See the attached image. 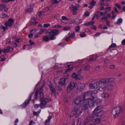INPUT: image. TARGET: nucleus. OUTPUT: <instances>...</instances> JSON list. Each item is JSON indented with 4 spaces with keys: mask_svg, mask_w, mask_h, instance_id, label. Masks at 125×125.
Masks as SVG:
<instances>
[{
    "mask_svg": "<svg viewBox=\"0 0 125 125\" xmlns=\"http://www.w3.org/2000/svg\"><path fill=\"white\" fill-rule=\"evenodd\" d=\"M44 85L42 86L39 90V94L40 95V101L41 103L40 104V106L42 108H44L45 107V105L47 104V102H50L51 99L50 98H44L43 93L42 92Z\"/></svg>",
    "mask_w": 125,
    "mask_h": 125,
    "instance_id": "obj_1",
    "label": "nucleus"
},
{
    "mask_svg": "<svg viewBox=\"0 0 125 125\" xmlns=\"http://www.w3.org/2000/svg\"><path fill=\"white\" fill-rule=\"evenodd\" d=\"M82 105L75 106L72 112L73 114L75 115L76 117H79L82 114L83 110L82 107Z\"/></svg>",
    "mask_w": 125,
    "mask_h": 125,
    "instance_id": "obj_2",
    "label": "nucleus"
},
{
    "mask_svg": "<svg viewBox=\"0 0 125 125\" xmlns=\"http://www.w3.org/2000/svg\"><path fill=\"white\" fill-rule=\"evenodd\" d=\"M114 86L112 84H103L100 86L99 90L102 92H104L107 90L108 91L110 92L112 91L114 89Z\"/></svg>",
    "mask_w": 125,
    "mask_h": 125,
    "instance_id": "obj_3",
    "label": "nucleus"
},
{
    "mask_svg": "<svg viewBox=\"0 0 125 125\" xmlns=\"http://www.w3.org/2000/svg\"><path fill=\"white\" fill-rule=\"evenodd\" d=\"M122 112V108L120 107L114 108L112 111V114L113 115V117L115 119L118 117L119 115Z\"/></svg>",
    "mask_w": 125,
    "mask_h": 125,
    "instance_id": "obj_4",
    "label": "nucleus"
},
{
    "mask_svg": "<svg viewBox=\"0 0 125 125\" xmlns=\"http://www.w3.org/2000/svg\"><path fill=\"white\" fill-rule=\"evenodd\" d=\"M101 85V83L100 80L98 81L95 82L93 84L90 83L89 85V87L92 89H96L100 86Z\"/></svg>",
    "mask_w": 125,
    "mask_h": 125,
    "instance_id": "obj_5",
    "label": "nucleus"
},
{
    "mask_svg": "<svg viewBox=\"0 0 125 125\" xmlns=\"http://www.w3.org/2000/svg\"><path fill=\"white\" fill-rule=\"evenodd\" d=\"M83 104H81L80 105H82V107L83 110H85L87 109L89 106V104L90 103V101L89 99L88 98L84 100V101Z\"/></svg>",
    "mask_w": 125,
    "mask_h": 125,
    "instance_id": "obj_6",
    "label": "nucleus"
},
{
    "mask_svg": "<svg viewBox=\"0 0 125 125\" xmlns=\"http://www.w3.org/2000/svg\"><path fill=\"white\" fill-rule=\"evenodd\" d=\"M14 20L11 19H9L8 21L5 23V25L6 27V29H8L7 27H10L14 23Z\"/></svg>",
    "mask_w": 125,
    "mask_h": 125,
    "instance_id": "obj_7",
    "label": "nucleus"
},
{
    "mask_svg": "<svg viewBox=\"0 0 125 125\" xmlns=\"http://www.w3.org/2000/svg\"><path fill=\"white\" fill-rule=\"evenodd\" d=\"M94 117L93 114H91L88 116L84 120L83 123L86 124L89 122Z\"/></svg>",
    "mask_w": 125,
    "mask_h": 125,
    "instance_id": "obj_8",
    "label": "nucleus"
},
{
    "mask_svg": "<svg viewBox=\"0 0 125 125\" xmlns=\"http://www.w3.org/2000/svg\"><path fill=\"white\" fill-rule=\"evenodd\" d=\"M51 33H52L53 35H56L59 33V32L58 30L55 29L52 30L50 32L47 31L46 32V34H48V36L50 35Z\"/></svg>",
    "mask_w": 125,
    "mask_h": 125,
    "instance_id": "obj_9",
    "label": "nucleus"
},
{
    "mask_svg": "<svg viewBox=\"0 0 125 125\" xmlns=\"http://www.w3.org/2000/svg\"><path fill=\"white\" fill-rule=\"evenodd\" d=\"M66 80L67 78H62L60 79V81L58 82V83L60 85L65 86L66 85Z\"/></svg>",
    "mask_w": 125,
    "mask_h": 125,
    "instance_id": "obj_10",
    "label": "nucleus"
},
{
    "mask_svg": "<svg viewBox=\"0 0 125 125\" xmlns=\"http://www.w3.org/2000/svg\"><path fill=\"white\" fill-rule=\"evenodd\" d=\"M72 77L76 80H81L83 79V77L80 75H77L75 73H73L72 75Z\"/></svg>",
    "mask_w": 125,
    "mask_h": 125,
    "instance_id": "obj_11",
    "label": "nucleus"
},
{
    "mask_svg": "<svg viewBox=\"0 0 125 125\" xmlns=\"http://www.w3.org/2000/svg\"><path fill=\"white\" fill-rule=\"evenodd\" d=\"M33 93H32L30 94V96L29 98V99H27L25 102L24 104L23 105V108H25L28 104L30 101L31 98V96L33 95Z\"/></svg>",
    "mask_w": 125,
    "mask_h": 125,
    "instance_id": "obj_12",
    "label": "nucleus"
},
{
    "mask_svg": "<svg viewBox=\"0 0 125 125\" xmlns=\"http://www.w3.org/2000/svg\"><path fill=\"white\" fill-rule=\"evenodd\" d=\"M82 98L80 96H78L74 100V103L75 104L78 105L82 101Z\"/></svg>",
    "mask_w": 125,
    "mask_h": 125,
    "instance_id": "obj_13",
    "label": "nucleus"
},
{
    "mask_svg": "<svg viewBox=\"0 0 125 125\" xmlns=\"http://www.w3.org/2000/svg\"><path fill=\"white\" fill-rule=\"evenodd\" d=\"M85 86L84 83H79L77 86L78 89L80 91H82L84 88Z\"/></svg>",
    "mask_w": 125,
    "mask_h": 125,
    "instance_id": "obj_14",
    "label": "nucleus"
},
{
    "mask_svg": "<svg viewBox=\"0 0 125 125\" xmlns=\"http://www.w3.org/2000/svg\"><path fill=\"white\" fill-rule=\"evenodd\" d=\"M101 83V85L103 84H106L107 83H109L108 78H105L101 79L100 80Z\"/></svg>",
    "mask_w": 125,
    "mask_h": 125,
    "instance_id": "obj_15",
    "label": "nucleus"
},
{
    "mask_svg": "<svg viewBox=\"0 0 125 125\" xmlns=\"http://www.w3.org/2000/svg\"><path fill=\"white\" fill-rule=\"evenodd\" d=\"M101 97L102 98H104L105 99H107L110 97V95L109 94L107 93H104L101 94Z\"/></svg>",
    "mask_w": 125,
    "mask_h": 125,
    "instance_id": "obj_16",
    "label": "nucleus"
},
{
    "mask_svg": "<svg viewBox=\"0 0 125 125\" xmlns=\"http://www.w3.org/2000/svg\"><path fill=\"white\" fill-rule=\"evenodd\" d=\"M103 108V107L101 105L97 106L94 109L93 113L98 112L99 111H102V109Z\"/></svg>",
    "mask_w": 125,
    "mask_h": 125,
    "instance_id": "obj_17",
    "label": "nucleus"
},
{
    "mask_svg": "<svg viewBox=\"0 0 125 125\" xmlns=\"http://www.w3.org/2000/svg\"><path fill=\"white\" fill-rule=\"evenodd\" d=\"M93 115H95L96 116H102L103 114V112L102 111H99L98 112H97L93 113Z\"/></svg>",
    "mask_w": 125,
    "mask_h": 125,
    "instance_id": "obj_18",
    "label": "nucleus"
},
{
    "mask_svg": "<svg viewBox=\"0 0 125 125\" xmlns=\"http://www.w3.org/2000/svg\"><path fill=\"white\" fill-rule=\"evenodd\" d=\"M73 21L72 23H75L77 25L81 23L82 22L81 20L78 19V18L76 19L75 20L73 19Z\"/></svg>",
    "mask_w": 125,
    "mask_h": 125,
    "instance_id": "obj_19",
    "label": "nucleus"
},
{
    "mask_svg": "<svg viewBox=\"0 0 125 125\" xmlns=\"http://www.w3.org/2000/svg\"><path fill=\"white\" fill-rule=\"evenodd\" d=\"M62 19L61 20V21L63 23H64L65 24H66L67 23V22H66L65 21H68V19L66 16H63L62 17Z\"/></svg>",
    "mask_w": 125,
    "mask_h": 125,
    "instance_id": "obj_20",
    "label": "nucleus"
},
{
    "mask_svg": "<svg viewBox=\"0 0 125 125\" xmlns=\"http://www.w3.org/2000/svg\"><path fill=\"white\" fill-rule=\"evenodd\" d=\"M68 35L70 38H73L75 35V33L72 31H70L68 33Z\"/></svg>",
    "mask_w": 125,
    "mask_h": 125,
    "instance_id": "obj_21",
    "label": "nucleus"
},
{
    "mask_svg": "<svg viewBox=\"0 0 125 125\" xmlns=\"http://www.w3.org/2000/svg\"><path fill=\"white\" fill-rule=\"evenodd\" d=\"M69 8L72 11L77 10L78 9L77 7L74 6L73 5H71L69 7Z\"/></svg>",
    "mask_w": 125,
    "mask_h": 125,
    "instance_id": "obj_22",
    "label": "nucleus"
},
{
    "mask_svg": "<svg viewBox=\"0 0 125 125\" xmlns=\"http://www.w3.org/2000/svg\"><path fill=\"white\" fill-rule=\"evenodd\" d=\"M97 56L96 55H94L92 56L89 59V61H94L96 60Z\"/></svg>",
    "mask_w": 125,
    "mask_h": 125,
    "instance_id": "obj_23",
    "label": "nucleus"
},
{
    "mask_svg": "<svg viewBox=\"0 0 125 125\" xmlns=\"http://www.w3.org/2000/svg\"><path fill=\"white\" fill-rule=\"evenodd\" d=\"M49 87L50 89V90L52 92V93H55V89L52 85L51 84L49 86Z\"/></svg>",
    "mask_w": 125,
    "mask_h": 125,
    "instance_id": "obj_24",
    "label": "nucleus"
},
{
    "mask_svg": "<svg viewBox=\"0 0 125 125\" xmlns=\"http://www.w3.org/2000/svg\"><path fill=\"white\" fill-rule=\"evenodd\" d=\"M52 116L49 115L48 117V119L46 120L45 125H49L50 124V121L52 118Z\"/></svg>",
    "mask_w": 125,
    "mask_h": 125,
    "instance_id": "obj_25",
    "label": "nucleus"
},
{
    "mask_svg": "<svg viewBox=\"0 0 125 125\" xmlns=\"http://www.w3.org/2000/svg\"><path fill=\"white\" fill-rule=\"evenodd\" d=\"M92 121L95 124H96L99 123L100 120L99 119L96 118L94 119H93Z\"/></svg>",
    "mask_w": 125,
    "mask_h": 125,
    "instance_id": "obj_26",
    "label": "nucleus"
},
{
    "mask_svg": "<svg viewBox=\"0 0 125 125\" xmlns=\"http://www.w3.org/2000/svg\"><path fill=\"white\" fill-rule=\"evenodd\" d=\"M91 95L90 92V91H87L86 92L84 95H83V100H84L86 96H88Z\"/></svg>",
    "mask_w": 125,
    "mask_h": 125,
    "instance_id": "obj_27",
    "label": "nucleus"
},
{
    "mask_svg": "<svg viewBox=\"0 0 125 125\" xmlns=\"http://www.w3.org/2000/svg\"><path fill=\"white\" fill-rule=\"evenodd\" d=\"M69 85L71 87H72L73 88L76 87L77 84L75 82H74L73 81H72Z\"/></svg>",
    "mask_w": 125,
    "mask_h": 125,
    "instance_id": "obj_28",
    "label": "nucleus"
},
{
    "mask_svg": "<svg viewBox=\"0 0 125 125\" xmlns=\"http://www.w3.org/2000/svg\"><path fill=\"white\" fill-rule=\"evenodd\" d=\"M72 87L70 86L69 85L68 86L67 88V92L68 93H70L71 90L73 89Z\"/></svg>",
    "mask_w": 125,
    "mask_h": 125,
    "instance_id": "obj_29",
    "label": "nucleus"
},
{
    "mask_svg": "<svg viewBox=\"0 0 125 125\" xmlns=\"http://www.w3.org/2000/svg\"><path fill=\"white\" fill-rule=\"evenodd\" d=\"M49 37L47 36H44L43 37V41L47 42L49 40Z\"/></svg>",
    "mask_w": 125,
    "mask_h": 125,
    "instance_id": "obj_30",
    "label": "nucleus"
},
{
    "mask_svg": "<svg viewBox=\"0 0 125 125\" xmlns=\"http://www.w3.org/2000/svg\"><path fill=\"white\" fill-rule=\"evenodd\" d=\"M6 5L4 4H1L0 5V10L2 11L3 8L6 7Z\"/></svg>",
    "mask_w": 125,
    "mask_h": 125,
    "instance_id": "obj_31",
    "label": "nucleus"
},
{
    "mask_svg": "<svg viewBox=\"0 0 125 125\" xmlns=\"http://www.w3.org/2000/svg\"><path fill=\"white\" fill-rule=\"evenodd\" d=\"M33 11L32 8H31L27 9L26 10V11L28 13H31Z\"/></svg>",
    "mask_w": 125,
    "mask_h": 125,
    "instance_id": "obj_32",
    "label": "nucleus"
},
{
    "mask_svg": "<svg viewBox=\"0 0 125 125\" xmlns=\"http://www.w3.org/2000/svg\"><path fill=\"white\" fill-rule=\"evenodd\" d=\"M75 32H79L80 28L79 26H78L75 27Z\"/></svg>",
    "mask_w": 125,
    "mask_h": 125,
    "instance_id": "obj_33",
    "label": "nucleus"
},
{
    "mask_svg": "<svg viewBox=\"0 0 125 125\" xmlns=\"http://www.w3.org/2000/svg\"><path fill=\"white\" fill-rule=\"evenodd\" d=\"M123 20L121 18H118L116 22V24L119 25L122 23Z\"/></svg>",
    "mask_w": 125,
    "mask_h": 125,
    "instance_id": "obj_34",
    "label": "nucleus"
},
{
    "mask_svg": "<svg viewBox=\"0 0 125 125\" xmlns=\"http://www.w3.org/2000/svg\"><path fill=\"white\" fill-rule=\"evenodd\" d=\"M38 91H37L35 93V95L34 97V100H36L38 98Z\"/></svg>",
    "mask_w": 125,
    "mask_h": 125,
    "instance_id": "obj_35",
    "label": "nucleus"
},
{
    "mask_svg": "<svg viewBox=\"0 0 125 125\" xmlns=\"http://www.w3.org/2000/svg\"><path fill=\"white\" fill-rule=\"evenodd\" d=\"M44 13V11H41L38 13L37 15L38 16L41 17L42 16V15Z\"/></svg>",
    "mask_w": 125,
    "mask_h": 125,
    "instance_id": "obj_36",
    "label": "nucleus"
},
{
    "mask_svg": "<svg viewBox=\"0 0 125 125\" xmlns=\"http://www.w3.org/2000/svg\"><path fill=\"white\" fill-rule=\"evenodd\" d=\"M51 3L52 4H54L58 3L59 1L57 0H52L51 1Z\"/></svg>",
    "mask_w": 125,
    "mask_h": 125,
    "instance_id": "obj_37",
    "label": "nucleus"
},
{
    "mask_svg": "<svg viewBox=\"0 0 125 125\" xmlns=\"http://www.w3.org/2000/svg\"><path fill=\"white\" fill-rule=\"evenodd\" d=\"M71 27L70 26L65 27L63 28V30L64 31H68L70 30Z\"/></svg>",
    "mask_w": 125,
    "mask_h": 125,
    "instance_id": "obj_38",
    "label": "nucleus"
},
{
    "mask_svg": "<svg viewBox=\"0 0 125 125\" xmlns=\"http://www.w3.org/2000/svg\"><path fill=\"white\" fill-rule=\"evenodd\" d=\"M88 99H89V100L90 102H91L92 104L94 103V100L95 99L94 97L93 96L91 98H88Z\"/></svg>",
    "mask_w": 125,
    "mask_h": 125,
    "instance_id": "obj_39",
    "label": "nucleus"
},
{
    "mask_svg": "<svg viewBox=\"0 0 125 125\" xmlns=\"http://www.w3.org/2000/svg\"><path fill=\"white\" fill-rule=\"evenodd\" d=\"M116 44L115 43H112L108 48V49L110 50L111 48H114L116 47Z\"/></svg>",
    "mask_w": 125,
    "mask_h": 125,
    "instance_id": "obj_40",
    "label": "nucleus"
},
{
    "mask_svg": "<svg viewBox=\"0 0 125 125\" xmlns=\"http://www.w3.org/2000/svg\"><path fill=\"white\" fill-rule=\"evenodd\" d=\"M46 30L45 28H43L41 29L39 32L40 34H42L44 32L46 31Z\"/></svg>",
    "mask_w": 125,
    "mask_h": 125,
    "instance_id": "obj_41",
    "label": "nucleus"
},
{
    "mask_svg": "<svg viewBox=\"0 0 125 125\" xmlns=\"http://www.w3.org/2000/svg\"><path fill=\"white\" fill-rule=\"evenodd\" d=\"M85 33L84 32H82L80 33V36L82 37H83L85 36Z\"/></svg>",
    "mask_w": 125,
    "mask_h": 125,
    "instance_id": "obj_42",
    "label": "nucleus"
},
{
    "mask_svg": "<svg viewBox=\"0 0 125 125\" xmlns=\"http://www.w3.org/2000/svg\"><path fill=\"white\" fill-rule=\"evenodd\" d=\"M108 79L109 80V83H112L114 82L115 80V79L113 78H108Z\"/></svg>",
    "mask_w": 125,
    "mask_h": 125,
    "instance_id": "obj_43",
    "label": "nucleus"
},
{
    "mask_svg": "<svg viewBox=\"0 0 125 125\" xmlns=\"http://www.w3.org/2000/svg\"><path fill=\"white\" fill-rule=\"evenodd\" d=\"M96 3V1H94V0H93L90 3V4L93 6L95 5Z\"/></svg>",
    "mask_w": 125,
    "mask_h": 125,
    "instance_id": "obj_44",
    "label": "nucleus"
},
{
    "mask_svg": "<svg viewBox=\"0 0 125 125\" xmlns=\"http://www.w3.org/2000/svg\"><path fill=\"white\" fill-rule=\"evenodd\" d=\"M50 26V24L49 23L44 24L43 25V27L44 28H46Z\"/></svg>",
    "mask_w": 125,
    "mask_h": 125,
    "instance_id": "obj_45",
    "label": "nucleus"
},
{
    "mask_svg": "<svg viewBox=\"0 0 125 125\" xmlns=\"http://www.w3.org/2000/svg\"><path fill=\"white\" fill-rule=\"evenodd\" d=\"M105 0H100V1L99 5H100L102 6L104 5V1H105Z\"/></svg>",
    "mask_w": 125,
    "mask_h": 125,
    "instance_id": "obj_46",
    "label": "nucleus"
},
{
    "mask_svg": "<svg viewBox=\"0 0 125 125\" xmlns=\"http://www.w3.org/2000/svg\"><path fill=\"white\" fill-rule=\"evenodd\" d=\"M101 102V101L99 99H97L94 101L95 103H96V104H98Z\"/></svg>",
    "mask_w": 125,
    "mask_h": 125,
    "instance_id": "obj_47",
    "label": "nucleus"
},
{
    "mask_svg": "<svg viewBox=\"0 0 125 125\" xmlns=\"http://www.w3.org/2000/svg\"><path fill=\"white\" fill-rule=\"evenodd\" d=\"M90 67V66L89 65H88L86 66L84 68V70L85 71H86L88 70H89Z\"/></svg>",
    "mask_w": 125,
    "mask_h": 125,
    "instance_id": "obj_48",
    "label": "nucleus"
},
{
    "mask_svg": "<svg viewBox=\"0 0 125 125\" xmlns=\"http://www.w3.org/2000/svg\"><path fill=\"white\" fill-rule=\"evenodd\" d=\"M54 36L55 35L53 34H52L50 36V38H49L51 40H52L55 39V37Z\"/></svg>",
    "mask_w": 125,
    "mask_h": 125,
    "instance_id": "obj_49",
    "label": "nucleus"
},
{
    "mask_svg": "<svg viewBox=\"0 0 125 125\" xmlns=\"http://www.w3.org/2000/svg\"><path fill=\"white\" fill-rule=\"evenodd\" d=\"M3 52L4 53H7L9 51L8 49H7H7H2Z\"/></svg>",
    "mask_w": 125,
    "mask_h": 125,
    "instance_id": "obj_50",
    "label": "nucleus"
},
{
    "mask_svg": "<svg viewBox=\"0 0 125 125\" xmlns=\"http://www.w3.org/2000/svg\"><path fill=\"white\" fill-rule=\"evenodd\" d=\"M74 68V67L72 66L71 67H70L68 69H67V71H66V72H68L69 71H72Z\"/></svg>",
    "mask_w": 125,
    "mask_h": 125,
    "instance_id": "obj_51",
    "label": "nucleus"
},
{
    "mask_svg": "<svg viewBox=\"0 0 125 125\" xmlns=\"http://www.w3.org/2000/svg\"><path fill=\"white\" fill-rule=\"evenodd\" d=\"M61 26L59 25H54L52 26V28H59V27H61Z\"/></svg>",
    "mask_w": 125,
    "mask_h": 125,
    "instance_id": "obj_52",
    "label": "nucleus"
},
{
    "mask_svg": "<svg viewBox=\"0 0 125 125\" xmlns=\"http://www.w3.org/2000/svg\"><path fill=\"white\" fill-rule=\"evenodd\" d=\"M9 52H11L13 50V48L12 47H10V46H8L7 47Z\"/></svg>",
    "mask_w": 125,
    "mask_h": 125,
    "instance_id": "obj_53",
    "label": "nucleus"
},
{
    "mask_svg": "<svg viewBox=\"0 0 125 125\" xmlns=\"http://www.w3.org/2000/svg\"><path fill=\"white\" fill-rule=\"evenodd\" d=\"M68 78H69V75L68 74H67V73H65L64 75V77H63V78H67V79H68Z\"/></svg>",
    "mask_w": 125,
    "mask_h": 125,
    "instance_id": "obj_54",
    "label": "nucleus"
},
{
    "mask_svg": "<svg viewBox=\"0 0 125 125\" xmlns=\"http://www.w3.org/2000/svg\"><path fill=\"white\" fill-rule=\"evenodd\" d=\"M0 29H3V31H5L6 30V27L2 25L0 27Z\"/></svg>",
    "mask_w": 125,
    "mask_h": 125,
    "instance_id": "obj_55",
    "label": "nucleus"
},
{
    "mask_svg": "<svg viewBox=\"0 0 125 125\" xmlns=\"http://www.w3.org/2000/svg\"><path fill=\"white\" fill-rule=\"evenodd\" d=\"M108 17L107 16H104L102 18L101 20H103L104 19H105L107 21V20H108Z\"/></svg>",
    "mask_w": 125,
    "mask_h": 125,
    "instance_id": "obj_56",
    "label": "nucleus"
},
{
    "mask_svg": "<svg viewBox=\"0 0 125 125\" xmlns=\"http://www.w3.org/2000/svg\"><path fill=\"white\" fill-rule=\"evenodd\" d=\"M115 5L118 8L120 9L121 8V6L120 5L118 4H115Z\"/></svg>",
    "mask_w": 125,
    "mask_h": 125,
    "instance_id": "obj_57",
    "label": "nucleus"
},
{
    "mask_svg": "<svg viewBox=\"0 0 125 125\" xmlns=\"http://www.w3.org/2000/svg\"><path fill=\"white\" fill-rule=\"evenodd\" d=\"M40 112H34L33 113V114L36 116H38V114H39Z\"/></svg>",
    "mask_w": 125,
    "mask_h": 125,
    "instance_id": "obj_58",
    "label": "nucleus"
},
{
    "mask_svg": "<svg viewBox=\"0 0 125 125\" xmlns=\"http://www.w3.org/2000/svg\"><path fill=\"white\" fill-rule=\"evenodd\" d=\"M90 13L88 11H86L85 13V15L86 16H89L90 14Z\"/></svg>",
    "mask_w": 125,
    "mask_h": 125,
    "instance_id": "obj_59",
    "label": "nucleus"
},
{
    "mask_svg": "<svg viewBox=\"0 0 125 125\" xmlns=\"http://www.w3.org/2000/svg\"><path fill=\"white\" fill-rule=\"evenodd\" d=\"M11 45L14 47H15L17 46V44L15 43H12L11 44Z\"/></svg>",
    "mask_w": 125,
    "mask_h": 125,
    "instance_id": "obj_60",
    "label": "nucleus"
},
{
    "mask_svg": "<svg viewBox=\"0 0 125 125\" xmlns=\"http://www.w3.org/2000/svg\"><path fill=\"white\" fill-rule=\"evenodd\" d=\"M11 40L10 39H6V42L7 43H9L10 42Z\"/></svg>",
    "mask_w": 125,
    "mask_h": 125,
    "instance_id": "obj_61",
    "label": "nucleus"
},
{
    "mask_svg": "<svg viewBox=\"0 0 125 125\" xmlns=\"http://www.w3.org/2000/svg\"><path fill=\"white\" fill-rule=\"evenodd\" d=\"M94 23V22L93 21H91L88 22V24L89 25H92Z\"/></svg>",
    "mask_w": 125,
    "mask_h": 125,
    "instance_id": "obj_62",
    "label": "nucleus"
},
{
    "mask_svg": "<svg viewBox=\"0 0 125 125\" xmlns=\"http://www.w3.org/2000/svg\"><path fill=\"white\" fill-rule=\"evenodd\" d=\"M29 42L30 43V44L31 45H33L35 44V43L34 42H32L31 40H30L29 41Z\"/></svg>",
    "mask_w": 125,
    "mask_h": 125,
    "instance_id": "obj_63",
    "label": "nucleus"
},
{
    "mask_svg": "<svg viewBox=\"0 0 125 125\" xmlns=\"http://www.w3.org/2000/svg\"><path fill=\"white\" fill-rule=\"evenodd\" d=\"M34 123L33 122L32 120L30 122L29 125H33V124H34Z\"/></svg>",
    "mask_w": 125,
    "mask_h": 125,
    "instance_id": "obj_64",
    "label": "nucleus"
}]
</instances>
